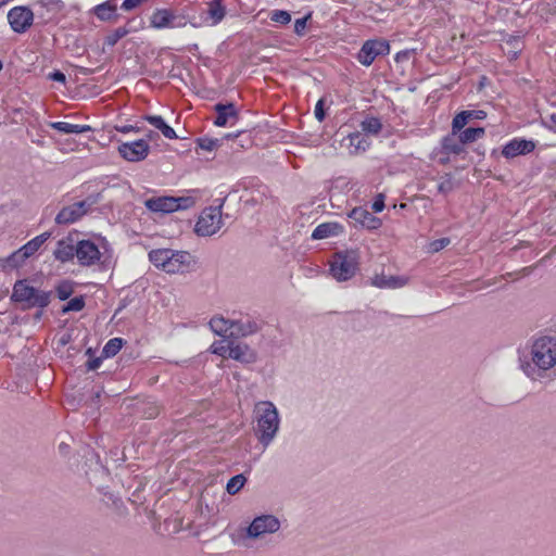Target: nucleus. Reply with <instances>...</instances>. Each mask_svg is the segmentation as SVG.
Instances as JSON below:
<instances>
[{"label": "nucleus", "mask_w": 556, "mask_h": 556, "mask_svg": "<svg viewBox=\"0 0 556 556\" xmlns=\"http://www.w3.org/2000/svg\"><path fill=\"white\" fill-rule=\"evenodd\" d=\"M344 233V227L338 222H327L319 224L312 232V239L323 240L332 237H339Z\"/></svg>", "instance_id": "obj_18"}, {"label": "nucleus", "mask_w": 556, "mask_h": 556, "mask_svg": "<svg viewBox=\"0 0 556 556\" xmlns=\"http://www.w3.org/2000/svg\"><path fill=\"white\" fill-rule=\"evenodd\" d=\"M455 134L447 136L442 140V149L446 154H459L463 152V144L458 139L454 138Z\"/></svg>", "instance_id": "obj_33"}, {"label": "nucleus", "mask_w": 556, "mask_h": 556, "mask_svg": "<svg viewBox=\"0 0 556 556\" xmlns=\"http://www.w3.org/2000/svg\"><path fill=\"white\" fill-rule=\"evenodd\" d=\"M65 447H66V445H65V444H63V443L60 445V448H61V450H65Z\"/></svg>", "instance_id": "obj_55"}, {"label": "nucleus", "mask_w": 556, "mask_h": 556, "mask_svg": "<svg viewBox=\"0 0 556 556\" xmlns=\"http://www.w3.org/2000/svg\"><path fill=\"white\" fill-rule=\"evenodd\" d=\"M27 258L28 257L24 255L22 249L20 248L8 257L7 262L11 267H20L25 263Z\"/></svg>", "instance_id": "obj_38"}, {"label": "nucleus", "mask_w": 556, "mask_h": 556, "mask_svg": "<svg viewBox=\"0 0 556 556\" xmlns=\"http://www.w3.org/2000/svg\"><path fill=\"white\" fill-rule=\"evenodd\" d=\"M58 296L60 300H66L73 292L72 285L70 282H62L56 288Z\"/></svg>", "instance_id": "obj_43"}, {"label": "nucleus", "mask_w": 556, "mask_h": 556, "mask_svg": "<svg viewBox=\"0 0 556 556\" xmlns=\"http://www.w3.org/2000/svg\"><path fill=\"white\" fill-rule=\"evenodd\" d=\"M270 20L275 23L287 25L291 22V15L289 12L283 10H274L270 13Z\"/></svg>", "instance_id": "obj_40"}, {"label": "nucleus", "mask_w": 556, "mask_h": 556, "mask_svg": "<svg viewBox=\"0 0 556 556\" xmlns=\"http://www.w3.org/2000/svg\"><path fill=\"white\" fill-rule=\"evenodd\" d=\"M222 225V207H206L200 214L194 230L199 236H213Z\"/></svg>", "instance_id": "obj_7"}, {"label": "nucleus", "mask_w": 556, "mask_h": 556, "mask_svg": "<svg viewBox=\"0 0 556 556\" xmlns=\"http://www.w3.org/2000/svg\"><path fill=\"white\" fill-rule=\"evenodd\" d=\"M309 15L303 18H298L294 23V31L298 35H303L305 28H306V22L308 20Z\"/></svg>", "instance_id": "obj_45"}, {"label": "nucleus", "mask_w": 556, "mask_h": 556, "mask_svg": "<svg viewBox=\"0 0 556 556\" xmlns=\"http://www.w3.org/2000/svg\"><path fill=\"white\" fill-rule=\"evenodd\" d=\"M258 330V326L255 321H235L232 320V329L230 337H247L255 333Z\"/></svg>", "instance_id": "obj_25"}, {"label": "nucleus", "mask_w": 556, "mask_h": 556, "mask_svg": "<svg viewBox=\"0 0 556 556\" xmlns=\"http://www.w3.org/2000/svg\"><path fill=\"white\" fill-rule=\"evenodd\" d=\"M8 20L14 31L23 33L33 24L34 14L26 7H15L9 11Z\"/></svg>", "instance_id": "obj_13"}, {"label": "nucleus", "mask_w": 556, "mask_h": 556, "mask_svg": "<svg viewBox=\"0 0 556 556\" xmlns=\"http://www.w3.org/2000/svg\"><path fill=\"white\" fill-rule=\"evenodd\" d=\"M51 293L34 288L27 280H18L13 287L11 299L23 308H43L50 303Z\"/></svg>", "instance_id": "obj_4"}, {"label": "nucleus", "mask_w": 556, "mask_h": 556, "mask_svg": "<svg viewBox=\"0 0 556 556\" xmlns=\"http://www.w3.org/2000/svg\"><path fill=\"white\" fill-rule=\"evenodd\" d=\"M535 149V143L531 140L515 138L507 142L503 149L502 154L506 159H513L518 155H525L532 152Z\"/></svg>", "instance_id": "obj_15"}, {"label": "nucleus", "mask_w": 556, "mask_h": 556, "mask_svg": "<svg viewBox=\"0 0 556 556\" xmlns=\"http://www.w3.org/2000/svg\"><path fill=\"white\" fill-rule=\"evenodd\" d=\"M519 368L531 381H542L556 374V338L533 339L519 357Z\"/></svg>", "instance_id": "obj_1"}, {"label": "nucleus", "mask_w": 556, "mask_h": 556, "mask_svg": "<svg viewBox=\"0 0 556 556\" xmlns=\"http://www.w3.org/2000/svg\"><path fill=\"white\" fill-rule=\"evenodd\" d=\"M150 25L155 29L182 28L187 25V20L173 10L159 9L150 16Z\"/></svg>", "instance_id": "obj_8"}, {"label": "nucleus", "mask_w": 556, "mask_h": 556, "mask_svg": "<svg viewBox=\"0 0 556 556\" xmlns=\"http://www.w3.org/2000/svg\"><path fill=\"white\" fill-rule=\"evenodd\" d=\"M85 301L81 296L71 299L67 304L63 307V313L67 312H79L84 308Z\"/></svg>", "instance_id": "obj_42"}, {"label": "nucleus", "mask_w": 556, "mask_h": 556, "mask_svg": "<svg viewBox=\"0 0 556 556\" xmlns=\"http://www.w3.org/2000/svg\"><path fill=\"white\" fill-rule=\"evenodd\" d=\"M92 12L102 22H114L118 17L116 0H108L98 4Z\"/></svg>", "instance_id": "obj_21"}, {"label": "nucleus", "mask_w": 556, "mask_h": 556, "mask_svg": "<svg viewBox=\"0 0 556 556\" xmlns=\"http://www.w3.org/2000/svg\"><path fill=\"white\" fill-rule=\"evenodd\" d=\"M349 216L362 227L370 230L378 229L382 225L380 218L376 217L363 207L353 208Z\"/></svg>", "instance_id": "obj_17"}, {"label": "nucleus", "mask_w": 556, "mask_h": 556, "mask_svg": "<svg viewBox=\"0 0 556 556\" xmlns=\"http://www.w3.org/2000/svg\"><path fill=\"white\" fill-rule=\"evenodd\" d=\"M389 53L390 45L387 40L371 39L364 42L357 54V60L364 66H369L377 56L387 55Z\"/></svg>", "instance_id": "obj_9"}, {"label": "nucleus", "mask_w": 556, "mask_h": 556, "mask_svg": "<svg viewBox=\"0 0 556 556\" xmlns=\"http://www.w3.org/2000/svg\"><path fill=\"white\" fill-rule=\"evenodd\" d=\"M315 117L321 122L325 118V112H324V101L320 99L315 106L314 111Z\"/></svg>", "instance_id": "obj_47"}, {"label": "nucleus", "mask_w": 556, "mask_h": 556, "mask_svg": "<svg viewBox=\"0 0 556 556\" xmlns=\"http://www.w3.org/2000/svg\"><path fill=\"white\" fill-rule=\"evenodd\" d=\"M255 435L258 442L267 447L276 438L280 428V416L270 401H260L254 406Z\"/></svg>", "instance_id": "obj_2"}, {"label": "nucleus", "mask_w": 556, "mask_h": 556, "mask_svg": "<svg viewBox=\"0 0 556 556\" xmlns=\"http://www.w3.org/2000/svg\"><path fill=\"white\" fill-rule=\"evenodd\" d=\"M215 111L217 116L214 121V124L218 127H224L227 125H235L237 121V110L232 103L222 104L218 103L215 105Z\"/></svg>", "instance_id": "obj_20"}, {"label": "nucleus", "mask_w": 556, "mask_h": 556, "mask_svg": "<svg viewBox=\"0 0 556 556\" xmlns=\"http://www.w3.org/2000/svg\"><path fill=\"white\" fill-rule=\"evenodd\" d=\"M453 186H452V182L450 179H446L442 182L439 184L438 186V190L439 192H442V193H447L452 190Z\"/></svg>", "instance_id": "obj_49"}, {"label": "nucleus", "mask_w": 556, "mask_h": 556, "mask_svg": "<svg viewBox=\"0 0 556 556\" xmlns=\"http://www.w3.org/2000/svg\"><path fill=\"white\" fill-rule=\"evenodd\" d=\"M381 129V123L377 118H367L362 123V130L368 134H378Z\"/></svg>", "instance_id": "obj_37"}, {"label": "nucleus", "mask_w": 556, "mask_h": 556, "mask_svg": "<svg viewBox=\"0 0 556 556\" xmlns=\"http://www.w3.org/2000/svg\"><path fill=\"white\" fill-rule=\"evenodd\" d=\"M170 256L166 266V273L168 274L189 273L197 266L195 257L187 251H174Z\"/></svg>", "instance_id": "obj_11"}, {"label": "nucleus", "mask_w": 556, "mask_h": 556, "mask_svg": "<svg viewBox=\"0 0 556 556\" xmlns=\"http://www.w3.org/2000/svg\"><path fill=\"white\" fill-rule=\"evenodd\" d=\"M226 15V9L222 0H211L207 2L206 16L204 23L210 26L219 24Z\"/></svg>", "instance_id": "obj_22"}, {"label": "nucleus", "mask_w": 556, "mask_h": 556, "mask_svg": "<svg viewBox=\"0 0 556 556\" xmlns=\"http://www.w3.org/2000/svg\"><path fill=\"white\" fill-rule=\"evenodd\" d=\"M348 139H349L350 152L352 154H358V153L365 152L366 149L370 144L368 139L366 138V136H364L361 132L351 134L348 137Z\"/></svg>", "instance_id": "obj_30"}, {"label": "nucleus", "mask_w": 556, "mask_h": 556, "mask_svg": "<svg viewBox=\"0 0 556 556\" xmlns=\"http://www.w3.org/2000/svg\"><path fill=\"white\" fill-rule=\"evenodd\" d=\"M122 346L123 340L121 338H113L106 342L102 353L105 357H112L121 351Z\"/></svg>", "instance_id": "obj_34"}, {"label": "nucleus", "mask_w": 556, "mask_h": 556, "mask_svg": "<svg viewBox=\"0 0 556 556\" xmlns=\"http://www.w3.org/2000/svg\"><path fill=\"white\" fill-rule=\"evenodd\" d=\"M212 331L222 337H230L232 329V320L226 319L222 316H215L210 321Z\"/></svg>", "instance_id": "obj_29"}, {"label": "nucleus", "mask_w": 556, "mask_h": 556, "mask_svg": "<svg viewBox=\"0 0 556 556\" xmlns=\"http://www.w3.org/2000/svg\"><path fill=\"white\" fill-rule=\"evenodd\" d=\"M210 350L222 357H229L230 343L226 344L224 341H216L211 345Z\"/></svg>", "instance_id": "obj_39"}, {"label": "nucleus", "mask_w": 556, "mask_h": 556, "mask_svg": "<svg viewBox=\"0 0 556 556\" xmlns=\"http://www.w3.org/2000/svg\"><path fill=\"white\" fill-rule=\"evenodd\" d=\"M371 207H372L374 212H376V213H379V212H381L384 208V197H383V194H379L375 199Z\"/></svg>", "instance_id": "obj_46"}, {"label": "nucleus", "mask_w": 556, "mask_h": 556, "mask_svg": "<svg viewBox=\"0 0 556 556\" xmlns=\"http://www.w3.org/2000/svg\"><path fill=\"white\" fill-rule=\"evenodd\" d=\"M520 46L519 40H514V48H518Z\"/></svg>", "instance_id": "obj_52"}, {"label": "nucleus", "mask_w": 556, "mask_h": 556, "mask_svg": "<svg viewBox=\"0 0 556 556\" xmlns=\"http://www.w3.org/2000/svg\"><path fill=\"white\" fill-rule=\"evenodd\" d=\"M174 253V250L170 249H156L152 250L149 253L150 262L157 268L166 271L167 263L169 262L170 254Z\"/></svg>", "instance_id": "obj_26"}, {"label": "nucleus", "mask_w": 556, "mask_h": 556, "mask_svg": "<svg viewBox=\"0 0 556 556\" xmlns=\"http://www.w3.org/2000/svg\"><path fill=\"white\" fill-rule=\"evenodd\" d=\"M51 128L63 134H85L91 130L88 125H77L66 122H52L49 124Z\"/></svg>", "instance_id": "obj_27"}, {"label": "nucleus", "mask_w": 556, "mask_h": 556, "mask_svg": "<svg viewBox=\"0 0 556 556\" xmlns=\"http://www.w3.org/2000/svg\"><path fill=\"white\" fill-rule=\"evenodd\" d=\"M485 117L486 113L482 110L462 111L453 118L452 132L456 134L460 131L470 119H483Z\"/></svg>", "instance_id": "obj_24"}, {"label": "nucleus", "mask_w": 556, "mask_h": 556, "mask_svg": "<svg viewBox=\"0 0 556 556\" xmlns=\"http://www.w3.org/2000/svg\"><path fill=\"white\" fill-rule=\"evenodd\" d=\"M229 357L244 364L256 361V352L245 343L230 342Z\"/></svg>", "instance_id": "obj_19"}, {"label": "nucleus", "mask_w": 556, "mask_h": 556, "mask_svg": "<svg viewBox=\"0 0 556 556\" xmlns=\"http://www.w3.org/2000/svg\"><path fill=\"white\" fill-rule=\"evenodd\" d=\"M197 199L187 197H153L144 201L146 207L154 213H173L179 210H188L195 205Z\"/></svg>", "instance_id": "obj_5"}, {"label": "nucleus", "mask_w": 556, "mask_h": 556, "mask_svg": "<svg viewBox=\"0 0 556 556\" xmlns=\"http://www.w3.org/2000/svg\"><path fill=\"white\" fill-rule=\"evenodd\" d=\"M77 251V242L74 243L73 239L66 237L56 242L55 249L53 251V256L55 260L66 263L73 261L76 257Z\"/></svg>", "instance_id": "obj_16"}, {"label": "nucleus", "mask_w": 556, "mask_h": 556, "mask_svg": "<svg viewBox=\"0 0 556 556\" xmlns=\"http://www.w3.org/2000/svg\"><path fill=\"white\" fill-rule=\"evenodd\" d=\"M238 135H227L226 138H237Z\"/></svg>", "instance_id": "obj_53"}, {"label": "nucleus", "mask_w": 556, "mask_h": 556, "mask_svg": "<svg viewBox=\"0 0 556 556\" xmlns=\"http://www.w3.org/2000/svg\"><path fill=\"white\" fill-rule=\"evenodd\" d=\"M102 253L99 247L91 240H80L77 242L76 258L79 265L90 267L98 265Z\"/></svg>", "instance_id": "obj_10"}, {"label": "nucleus", "mask_w": 556, "mask_h": 556, "mask_svg": "<svg viewBox=\"0 0 556 556\" xmlns=\"http://www.w3.org/2000/svg\"><path fill=\"white\" fill-rule=\"evenodd\" d=\"M88 208L89 205L86 201L65 206L55 216V223L60 225L75 223L88 212Z\"/></svg>", "instance_id": "obj_14"}, {"label": "nucleus", "mask_w": 556, "mask_h": 556, "mask_svg": "<svg viewBox=\"0 0 556 556\" xmlns=\"http://www.w3.org/2000/svg\"><path fill=\"white\" fill-rule=\"evenodd\" d=\"M11 0H0V8L10 2Z\"/></svg>", "instance_id": "obj_51"}, {"label": "nucleus", "mask_w": 556, "mask_h": 556, "mask_svg": "<svg viewBox=\"0 0 556 556\" xmlns=\"http://www.w3.org/2000/svg\"><path fill=\"white\" fill-rule=\"evenodd\" d=\"M484 136V128H467L459 132L458 138L462 143H470Z\"/></svg>", "instance_id": "obj_32"}, {"label": "nucleus", "mask_w": 556, "mask_h": 556, "mask_svg": "<svg viewBox=\"0 0 556 556\" xmlns=\"http://www.w3.org/2000/svg\"><path fill=\"white\" fill-rule=\"evenodd\" d=\"M197 143L202 150L211 152V151H214L217 148H219L222 144V141L216 138L204 137V138L198 139Z\"/></svg>", "instance_id": "obj_36"}, {"label": "nucleus", "mask_w": 556, "mask_h": 556, "mask_svg": "<svg viewBox=\"0 0 556 556\" xmlns=\"http://www.w3.org/2000/svg\"><path fill=\"white\" fill-rule=\"evenodd\" d=\"M50 237H51V232L46 231V232H42L39 236L33 238L31 240H29L27 243H25L23 247H21L24 255H26L27 257H30L31 255H34L41 248V245L47 240L50 239Z\"/></svg>", "instance_id": "obj_28"}, {"label": "nucleus", "mask_w": 556, "mask_h": 556, "mask_svg": "<svg viewBox=\"0 0 556 556\" xmlns=\"http://www.w3.org/2000/svg\"><path fill=\"white\" fill-rule=\"evenodd\" d=\"M48 77L51 80L59 81V83H62V84H64L66 81L65 75L62 72H60V71H55V72L49 74Z\"/></svg>", "instance_id": "obj_48"}, {"label": "nucleus", "mask_w": 556, "mask_h": 556, "mask_svg": "<svg viewBox=\"0 0 556 556\" xmlns=\"http://www.w3.org/2000/svg\"><path fill=\"white\" fill-rule=\"evenodd\" d=\"M448 244H450V239L448 238L438 239V240L432 241L429 244V250H430V252H433V253L434 252H439V251H441L442 249H444Z\"/></svg>", "instance_id": "obj_44"}, {"label": "nucleus", "mask_w": 556, "mask_h": 556, "mask_svg": "<svg viewBox=\"0 0 556 556\" xmlns=\"http://www.w3.org/2000/svg\"><path fill=\"white\" fill-rule=\"evenodd\" d=\"M149 143L146 140L139 139L131 142H124L119 144V154L128 162H140L149 154Z\"/></svg>", "instance_id": "obj_12"}, {"label": "nucleus", "mask_w": 556, "mask_h": 556, "mask_svg": "<svg viewBox=\"0 0 556 556\" xmlns=\"http://www.w3.org/2000/svg\"><path fill=\"white\" fill-rule=\"evenodd\" d=\"M371 285L381 289H397L407 285V278L403 276L375 275Z\"/></svg>", "instance_id": "obj_23"}, {"label": "nucleus", "mask_w": 556, "mask_h": 556, "mask_svg": "<svg viewBox=\"0 0 556 556\" xmlns=\"http://www.w3.org/2000/svg\"><path fill=\"white\" fill-rule=\"evenodd\" d=\"M281 522L271 514L256 516L247 528V536L251 540L262 539L279 531Z\"/></svg>", "instance_id": "obj_6"}, {"label": "nucleus", "mask_w": 556, "mask_h": 556, "mask_svg": "<svg viewBox=\"0 0 556 556\" xmlns=\"http://www.w3.org/2000/svg\"><path fill=\"white\" fill-rule=\"evenodd\" d=\"M126 34L127 30L125 28H116L114 31H112L105 37V45L109 47L115 46L119 39L126 36Z\"/></svg>", "instance_id": "obj_41"}, {"label": "nucleus", "mask_w": 556, "mask_h": 556, "mask_svg": "<svg viewBox=\"0 0 556 556\" xmlns=\"http://www.w3.org/2000/svg\"><path fill=\"white\" fill-rule=\"evenodd\" d=\"M3 65H2V62L0 61V71L2 70Z\"/></svg>", "instance_id": "obj_57"}, {"label": "nucleus", "mask_w": 556, "mask_h": 556, "mask_svg": "<svg viewBox=\"0 0 556 556\" xmlns=\"http://www.w3.org/2000/svg\"><path fill=\"white\" fill-rule=\"evenodd\" d=\"M100 366V359L97 358V359H93L91 362L88 363V369L90 370H94L97 369L98 367Z\"/></svg>", "instance_id": "obj_50"}, {"label": "nucleus", "mask_w": 556, "mask_h": 556, "mask_svg": "<svg viewBox=\"0 0 556 556\" xmlns=\"http://www.w3.org/2000/svg\"><path fill=\"white\" fill-rule=\"evenodd\" d=\"M247 479L243 475H237L232 477L226 485V490L229 494H237L245 484Z\"/></svg>", "instance_id": "obj_35"}, {"label": "nucleus", "mask_w": 556, "mask_h": 556, "mask_svg": "<svg viewBox=\"0 0 556 556\" xmlns=\"http://www.w3.org/2000/svg\"><path fill=\"white\" fill-rule=\"evenodd\" d=\"M129 129H130V128L125 127V128H123L122 130H123V131H128Z\"/></svg>", "instance_id": "obj_56"}, {"label": "nucleus", "mask_w": 556, "mask_h": 556, "mask_svg": "<svg viewBox=\"0 0 556 556\" xmlns=\"http://www.w3.org/2000/svg\"><path fill=\"white\" fill-rule=\"evenodd\" d=\"M361 253L357 249L336 252L329 262L330 275L339 282L353 278L359 268Z\"/></svg>", "instance_id": "obj_3"}, {"label": "nucleus", "mask_w": 556, "mask_h": 556, "mask_svg": "<svg viewBox=\"0 0 556 556\" xmlns=\"http://www.w3.org/2000/svg\"><path fill=\"white\" fill-rule=\"evenodd\" d=\"M146 119L154 126L156 129H159L162 135L167 139H176L177 135L175 130L165 123V121L159 116V115H149L146 117Z\"/></svg>", "instance_id": "obj_31"}, {"label": "nucleus", "mask_w": 556, "mask_h": 556, "mask_svg": "<svg viewBox=\"0 0 556 556\" xmlns=\"http://www.w3.org/2000/svg\"><path fill=\"white\" fill-rule=\"evenodd\" d=\"M65 447H66V445H65V444H63V443L60 445V448H61V450H65Z\"/></svg>", "instance_id": "obj_54"}]
</instances>
